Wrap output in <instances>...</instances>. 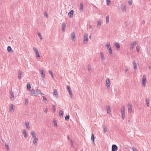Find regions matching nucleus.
I'll return each instance as SVG.
<instances>
[{"instance_id": "nucleus-14", "label": "nucleus", "mask_w": 151, "mask_h": 151, "mask_svg": "<svg viewBox=\"0 0 151 151\" xmlns=\"http://www.w3.org/2000/svg\"><path fill=\"white\" fill-rule=\"evenodd\" d=\"M53 91H54V92L53 93V96H55L57 98L58 96V92L55 89H54Z\"/></svg>"}, {"instance_id": "nucleus-58", "label": "nucleus", "mask_w": 151, "mask_h": 151, "mask_svg": "<svg viewBox=\"0 0 151 151\" xmlns=\"http://www.w3.org/2000/svg\"><path fill=\"white\" fill-rule=\"evenodd\" d=\"M60 114V117H62L63 116V114Z\"/></svg>"}, {"instance_id": "nucleus-33", "label": "nucleus", "mask_w": 151, "mask_h": 151, "mask_svg": "<svg viewBox=\"0 0 151 151\" xmlns=\"http://www.w3.org/2000/svg\"><path fill=\"white\" fill-rule=\"evenodd\" d=\"M109 22V16L108 15L106 17V23L108 24Z\"/></svg>"}, {"instance_id": "nucleus-2", "label": "nucleus", "mask_w": 151, "mask_h": 151, "mask_svg": "<svg viewBox=\"0 0 151 151\" xmlns=\"http://www.w3.org/2000/svg\"><path fill=\"white\" fill-rule=\"evenodd\" d=\"M67 88L68 89V91L69 92V95H70L71 98H73V95L72 92L71 91V88H70V87L68 86H67Z\"/></svg>"}, {"instance_id": "nucleus-60", "label": "nucleus", "mask_w": 151, "mask_h": 151, "mask_svg": "<svg viewBox=\"0 0 151 151\" xmlns=\"http://www.w3.org/2000/svg\"><path fill=\"white\" fill-rule=\"evenodd\" d=\"M67 139H70V137H69V136L68 135L67 136Z\"/></svg>"}, {"instance_id": "nucleus-42", "label": "nucleus", "mask_w": 151, "mask_h": 151, "mask_svg": "<svg viewBox=\"0 0 151 151\" xmlns=\"http://www.w3.org/2000/svg\"><path fill=\"white\" fill-rule=\"evenodd\" d=\"M49 74L51 76L52 78H53V75L52 73V71L50 70H49Z\"/></svg>"}, {"instance_id": "nucleus-46", "label": "nucleus", "mask_w": 151, "mask_h": 151, "mask_svg": "<svg viewBox=\"0 0 151 151\" xmlns=\"http://www.w3.org/2000/svg\"><path fill=\"white\" fill-rule=\"evenodd\" d=\"M52 108L53 112H54V113L55 112V106L53 105H52Z\"/></svg>"}, {"instance_id": "nucleus-54", "label": "nucleus", "mask_w": 151, "mask_h": 151, "mask_svg": "<svg viewBox=\"0 0 151 151\" xmlns=\"http://www.w3.org/2000/svg\"><path fill=\"white\" fill-rule=\"evenodd\" d=\"M45 16L46 17H48V15L47 12H45L44 13Z\"/></svg>"}, {"instance_id": "nucleus-13", "label": "nucleus", "mask_w": 151, "mask_h": 151, "mask_svg": "<svg viewBox=\"0 0 151 151\" xmlns=\"http://www.w3.org/2000/svg\"><path fill=\"white\" fill-rule=\"evenodd\" d=\"M73 13H74V11L73 10H71L68 14V16H69L70 18L73 17Z\"/></svg>"}, {"instance_id": "nucleus-62", "label": "nucleus", "mask_w": 151, "mask_h": 151, "mask_svg": "<svg viewBox=\"0 0 151 151\" xmlns=\"http://www.w3.org/2000/svg\"><path fill=\"white\" fill-rule=\"evenodd\" d=\"M89 38H90V39H91V35H90L89 36Z\"/></svg>"}, {"instance_id": "nucleus-19", "label": "nucleus", "mask_w": 151, "mask_h": 151, "mask_svg": "<svg viewBox=\"0 0 151 151\" xmlns=\"http://www.w3.org/2000/svg\"><path fill=\"white\" fill-rule=\"evenodd\" d=\"M14 108V106L13 104H11L10 106V111L11 112H13Z\"/></svg>"}, {"instance_id": "nucleus-41", "label": "nucleus", "mask_w": 151, "mask_h": 151, "mask_svg": "<svg viewBox=\"0 0 151 151\" xmlns=\"http://www.w3.org/2000/svg\"><path fill=\"white\" fill-rule=\"evenodd\" d=\"M91 139V140L92 141H93V142H94V135H93V134H92Z\"/></svg>"}, {"instance_id": "nucleus-30", "label": "nucleus", "mask_w": 151, "mask_h": 151, "mask_svg": "<svg viewBox=\"0 0 151 151\" xmlns=\"http://www.w3.org/2000/svg\"><path fill=\"white\" fill-rule=\"evenodd\" d=\"M25 126L27 129H29L30 128L29 124V122H28V123L27 124L26 122H25Z\"/></svg>"}, {"instance_id": "nucleus-48", "label": "nucleus", "mask_w": 151, "mask_h": 151, "mask_svg": "<svg viewBox=\"0 0 151 151\" xmlns=\"http://www.w3.org/2000/svg\"><path fill=\"white\" fill-rule=\"evenodd\" d=\"M132 0H129L128 1V3L130 5H131L132 4Z\"/></svg>"}, {"instance_id": "nucleus-29", "label": "nucleus", "mask_w": 151, "mask_h": 151, "mask_svg": "<svg viewBox=\"0 0 151 151\" xmlns=\"http://www.w3.org/2000/svg\"><path fill=\"white\" fill-rule=\"evenodd\" d=\"M27 90L29 91L30 90V89L31 88V86L30 84L29 83H27Z\"/></svg>"}, {"instance_id": "nucleus-44", "label": "nucleus", "mask_w": 151, "mask_h": 151, "mask_svg": "<svg viewBox=\"0 0 151 151\" xmlns=\"http://www.w3.org/2000/svg\"><path fill=\"white\" fill-rule=\"evenodd\" d=\"M38 36H39L40 39V40H42V37L41 35V34L39 32L38 33Z\"/></svg>"}, {"instance_id": "nucleus-39", "label": "nucleus", "mask_w": 151, "mask_h": 151, "mask_svg": "<svg viewBox=\"0 0 151 151\" xmlns=\"http://www.w3.org/2000/svg\"><path fill=\"white\" fill-rule=\"evenodd\" d=\"M107 128L106 126H104V133L107 132Z\"/></svg>"}, {"instance_id": "nucleus-11", "label": "nucleus", "mask_w": 151, "mask_h": 151, "mask_svg": "<svg viewBox=\"0 0 151 151\" xmlns=\"http://www.w3.org/2000/svg\"><path fill=\"white\" fill-rule=\"evenodd\" d=\"M10 99L12 101H13L14 99V93L13 91H10Z\"/></svg>"}, {"instance_id": "nucleus-4", "label": "nucleus", "mask_w": 151, "mask_h": 151, "mask_svg": "<svg viewBox=\"0 0 151 151\" xmlns=\"http://www.w3.org/2000/svg\"><path fill=\"white\" fill-rule=\"evenodd\" d=\"M121 8L122 12H126V7L125 4L121 5Z\"/></svg>"}, {"instance_id": "nucleus-16", "label": "nucleus", "mask_w": 151, "mask_h": 151, "mask_svg": "<svg viewBox=\"0 0 151 151\" xmlns=\"http://www.w3.org/2000/svg\"><path fill=\"white\" fill-rule=\"evenodd\" d=\"M118 150V147L115 145H113L112 146V150L117 151Z\"/></svg>"}, {"instance_id": "nucleus-43", "label": "nucleus", "mask_w": 151, "mask_h": 151, "mask_svg": "<svg viewBox=\"0 0 151 151\" xmlns=\"http://www.w3.org/2000/svg\"><path fill=\"white\" fill-rule=\"evenodd\" d=\"M107 5V6H109L111 4V0H106Z\"/></svg>"}, {"instance_id": "nucleus-31", "label": "nucleus", "mask_w": 151, "mask_h": 151, "mask_svg": "<svg viewBox=\"0 0 151 151\" xmlns=\"http://www.w3.org/2000/svg\"><path fill=\"white\" fill-rule=\"evenodd\" d=\"M23 134L24 135V137L27 138V134L25 130L24 129L23 130Z\"/></svg>"}, {"instance_id": "nucleus-7", "label": "nucleus", "mask_w": 151, "mask_h": 151, "mask_svg": "<svg viewBox=\"0 0 151 151\" xmlns=\"http://www.w3.org/2000/svg\"><path fill=\"white\" fill-rule=\"evenodd\" d=\"M127 108L128 112L131 113L132 111V105L131 104L129 103L128 104Z\"/></svg>"}, {"instance_id": "nucleus-20", "label": "nucleus", "mask_w": 151, "mask_h": 151, "mask_svg": "<svg viewBox=\"0 0 151 151\" xmlns=\"http://www.w3.org/2000/svg\"><path fill=\"white\" fill-rule=\"evenodd\" d=\"M34 141L33 143V144H35L36 145H37V142L38 140V139L36 137L35 138H34Z\"/></svg>"}, {"instance_id": "nucleus-35", "label": "nucleus", "mask_w": 151, "mask_h": 151, "mask_svg": "<svg viewBox=\"0 0 151 151\" xmlns=\"http://www.w3.org/2000/svg\"><path fill=\"white\" fill-rule=\"evenodd\" d=\"M146 103L148 107L149 106V100L147 98H146Z\"/></svg>"}, {"instance_id": "nucleus-17", "label": "nucleus", "mask_w": 151, "mask_h": 151, "mask_svg": "<svg viewBox=\"0 0 151 151\" xmlns=\"http://www.w3.org/2000/svg\"><path fill=\"white\" fill-rule=\"evenodd\" d=\"M22 72L20 70H18V78L19 79L22 78Z\"/></svg>"}, {"instance_id": "nucleus-64", "label": "nucleus", "mask_w": 151, "mask_h": 151, "mask_svg": "<svg viewBox=\"0 0 151 151\" xmlns=\"http://www.w3.org/2000/svg\"><path fill=\"white\" fill-rule=\"evenodd\" d=\"M116 150H112V151H116Z\"/></svg>"}, {"instance_id": "nucleus-8", "label": "nucleus", "mask_w": 151, "mask_h": 151, "mask_svg": "<svg viewBox=\"0 0 151 151\" xmlns=\"http://www.w3.org/2000/svg\"><path fill=\"white\" fill-rule=\"evenodd\" d=\"M71 39L72 41L75 42L76 41V37L75 33L74 32H72L71 33Z\"/></svg>"}, {"instance_id": "nucleus-25", "label": "nucleus", "mask_w": 151, "mask_h": 151, "mask_svg": "<svg viewBox=\"0 0 151 151\" xmlns=\"http://www.w3.org/2000/svg\"><path fill=\"white\" fill-rule=\"evenodd\" d=\"M53 123L54 124V126L56 127H57L58 126L57 125V122H56V121L55 119H53Z\"/></svg>"}, {"instance_id": "nucleus-1", "label": "nucleus", "mask_w": 151, "mask_h": 151, "mask_svg": "<svg viewBox=\"0 0 151 151\" xmlns=\"http://www.w3.org/2000/svg\"><path fill=\"white\" fill-rule=\"evenodd\" d=\"M146 77L145 75H143L142 81V86L145 87L146 86Z\"/></svg>"}, {"instance_id": "nucleus-23", "label": "nucleus", "mask_w": 151, "mask_h": 151, "mask_svg": "<svg viewBox=\"0 0 151 151\" xmlns=\"http://www.w3.org/2000/svg\"><path fill=\"white\" fill-rule=\"evenodd\" d=\"M97 22H98V24H97V26L99 28H100L101 26V23L102 22L101 20L100 19H99V20H98V21H97Z\"/></svg>"}, {"instance_id": "nucleus-24", "label": "nucleus", "mask_w": 151, "mask_h": 151, "mask_svg": "<svg viewBox=\"0 0 151 151\" xmlns=\"http://www.w3.org/2000/svg\"><path fill=\"white\" fill-rule=\"evenodd\" d=\"M107 50L108 51H109V53L110 54H111L112 53V50L111 49V46L108 47Z\"/></svg>"}, {"instance_id": "nucleus-12", "label": "nucleus", "mask_w": 151, "mask_h": 151, "mask_svg": "<svg viewBox=\"0 0 151 151\" xmlns=\"http://www.w3.org/2000/svg\"><path fill=\"white\" fill-rule=\"evenodd\" d=\"M40 72H41V74L42 76V80H44L45 78V74L44 73V71L42 69H41L40 70Z\"/></svg>"}, {"instance_id": "nucleus-28", "label": "nucleus", "mask_w": 151, "mask_h": 151, "mask_svg": "<svg viewBox=\"0 0 151 151\" xmlns=\"http://www.w3.org/2000/svg\"><path fill=\"white\" fill-rule=\"evenodd\" d=\"M125 108L124 106H122L121 108V113H125Z\"/></svg>"}, {"instance_id": "nucleus-50", "label": "nucleus", "mask_w": 151, "mask_h": 151, "mask_svg": "<svg viewBox=\"0 0 151 151\" xmlns=\"http://www.w3.org/2000/svg\"><path fill=\"white\" fill-rule=\"evenodd\" d=\"M132 149L133 151H137V149L134 147H132Z\"/></svg>"}, {"instance_id": "nucleus-45", "label": "nucleus", "mask_w": 151, "mask_h": 151, "mask_svg": "<svg viewBox=\"0 0 151 151\" xmlns=\"http://www.w3.org/2000/svg\"><path fill=\"white\" fill-rule=\"evenodd\" d=\"M5 146L6 148L8 150L9 149V145L7 143H5Z\"/></svg>"}, {"instance_id": "nucleus-10", "label": "nucleus", "mask_w": 151, "mask_h": 151, "mask_svg": "<svg viewBox=\"0 0 151 151\" xmlns=\"http://www.w3.org/2000/svg\"><path fill=\"white\" fill-rule=\"evenodd\" d=\"M29 91L30 92V95L31 96H35V90L33 89H32L31 90H30Z\"/></svg>"}, {"instance_id": "nucleus-6", "label": "nucleus", "mask_w": 151, "mask_h": 151, "mask_svg": "<svg viewBox=\"0 0 151 151\" xmlns=\"http://www.w3.org/2000/svg\"><path fill=\"white\" fill-rule=\"evenodd\" d=\"M137 43V42L136 41H134L132 42L130 45V48L131 49H133L134 47L135 46L136 44Z\"/></svg>"}, {"instance_id": "nucleus-38", "label": "nucleus", "mask_w": 151, "mask_h": 151, "mask_svg": "<svg viewBox=\"0 0 151 151\" xmlns=\"http://www.w3.org/2000/svg\"><path fill=\"white\" fill-rule=\"evenodd\" d=\"M36 55V58L37 59H38L40 58V55L39 52H38V53L35 54Z\"/></svg>"}, {"instance_id": "nucleus-53", "label": "nucleus", "mask_w": 151, "mask_h": 151, "mask_svg": "<svg viewBox=\"0 0 151 151\" xmlns=\"http://www.w3.org/2000/svg\"><path fill=\"white\" fill-rule=\"evenodd\" d=\"M70 141H71V144H70L71 146L72 147H73V142L71 140H70Z\"/></svg>"}, {"instance_id": "nucleus-34", "label": "nucleus", "mask_w": 151, "mask_h": 151, "mask_svg": "<svg viewBox=\"0 0 151 151\" xmlns=\"http://www.w3.org/2000/svg\"><path fill=\"white\" fill-rule=\"evenodd\" d=\"M7 50L8 52H10L12 50L11 47L10 46H8L7 48Z\"/></svg>"}, {"instance_id": "nucleus-26", "label": "nucleus", "mask_w": 151, "mask_h": 151, "mask_svg": "<svg viewBox=\"0 0 151 151\" xmlns=\"http://www.w3.org/2000/svg\"><path fill=\"white\" fill-rule=\"evenodd\" d=\"M31 133L32 135V137L33 139L35 138L36 137L35 136V133L34 131H32L31 132Z\"/></svg>"}, {"instance_id": "nucleus-36", "label": "nucleus", "mask_w": 151, "mask_h": 151, "mask_svg": "<svg viewBox=\"0 0 151 151\" xmlns=\"http://www.w3.org/2000/svg\"><path fill=\"white\" fill-rule=\"evenodd\" d=\"M43 100H44V102L45 103L47 104V99L45 98V96H43Z\"/></svg>"}, {"instance_id": "nucleus-59", "label": "nucleus", "mask_w": 151, "mask_h": 151, "mask_svg": "<svg viewBox=\"0 0 151 151\" xmlns=\"http://www.w3.org/2000/svg\"><path fill=\"white\" fill-rule=\"evenodd\" d=\"M47 108H46V109H45V111H44V112H45V113H47Z\"/></svg>"}, {"instance_id": "nucleus-57", "label": "nucleus", "mask_w": 151, "mask_h": 151, "mask_svg": "<svg viewBox=\"0 0 151 151\" xmlns=\"http://www.w3.org/2000/svg\"><path fill=\"white\" fill-rule=\"evenodd\" d=\"M63 111L61 110H60L59 111V113H63Z\"/></svg>"}, {"instance_id": "nucleus-5", "label": "nucleus", "mask_w": 151, "mask_h": 151, "mask_svg": "<svg viewBox=\"0 0 151 151\" xmlns=\"http://www.w3.org/2000/svg\"><path fill=\"white\" fill-rule=\"evenodd\" d=\"M35 96H37L40 94H41V95L43 94V93H41V91L39 89H37L36 90H35Z\"/></svg>"}, {"instance_id": "nucleus-40", "label": "nucleus", "mask_w": 151, "mask_h": 151, "mask_svg": "<svg viewBox=\"0 0 151 151\" xmlns=\"http://www.w3.org/2000/svg\"><path fill=\"white\" fill-rule=\"evenodd\" d=\"M115 45L116 46L117 48H120V46L119 44L118 43H116L115 44Z\"/></svg>"}, {"instance_id": "nucleus-32", "label": "nucleus", "mask_w": 151, "mask_h": 151, "mask_svg": "<svg viewBox=\"0 0 151 151\" xmlns=\"http://www.w3.org/2000/svg\"><path fill=\"white\" fill-rule=\"evenodd\" d=\"M33 50L34 51L35 54L39 52L37 49L35 47L33 48Z\"/></svg>"}, {"instance_id": "nucleus-52", "label": "nucleus", "mask_w": 151, "mask_h": 151, "mask_svg": "<svg viewBox=\"0 0 151 151\" xmlns=\"http://www.w3.org/2000/svg\"><path fill=\"white\" fill-rule=\"evenodd\" d=\"M137 50V52H139V48L138 46H136V47Z\"/></svg>"}, {"instance_id": "nucleus-63", "label": "nucleus", "mask_w": 151, "mask_h": 151, "mask_svg": "<svg viewBox=\"0 0 151 151\" xmlns=\"http://www.w3.org/2000/svg\"><path fill=\"white\" fill-rule=\"evenodd\" d=\"M89 27H90V28H91V25H90V26H89Z\"/></svg>"}, {"instance_id": "nucleus-37", "label": "nucleus", "mask_w": 151, "mask_h": 151, "mask_svg": "<svg viewBox=\"0 0 151 151\" xmlns=\"http://www.w3.org/2000/svg\"><path fill=\"white\" fill-rule=\"evenodd\" d=\"M87 68L89 72H90L91 71V68L90 65L88 64L87 65Z\"/></svg>"}, {"instance_id": "nucleus-49", "label": "nucleus", "mask_w": 151, "mask_h": 151, "mask_svg": "<svg viewBox=\"0 0 151 151\" xmlns=\"http://www.w3.org/2000/svg\"><path fill=\"white\" fill-rule=\"evenodd\" d=\"M28 99H25V104L26 105H28Z\"/></svg>"}, {"instance_id": "nucleus-47", "label": "nucleus", "mask_w": 151, "mask_h": 151, "mask_svg": "<svg viewBox=\"0 0 151 151\" xmlns=\"http://www.w3.org/2000/svg\"><path fill=\"white\" fill-rule=\"evenodd\" d=\"M69 118V115H66L65 117V120H67V121L68 120Z\"/></svg>"}, {"instance_id": "nucleus-51", "label": "nucleus", "mask_w": 151, "mask_h": 151, "mask_svg": "<svg viewBox=\"0 0 151 151\" xmlns=\"http://www.w3.org/2000/svg\"><path fill=\"white\" fill-rule=\"evenodd\" d=\"M107 47H111L110 43L108 42L106 46Z\"/></svg>"}, {"instance_id": "nucleus-18", "label": "nucleus", "mask_w": 151, "mask_h": 151, "mask_svg": "<svg viewBox=\"0 0 151 151\" xmlns=\"http://www.w3.org/2000/svg\"><path fill=\"white\" fill-rule=\"evenodd\" d=\"M80 11L81 12H83V3H81L80 5Z\"/></svg>"}, {"instance_id": "nucleus-15", "label": "nucleus", "mask_w": 151, "mask_h": 151, "mask_svg": "<svg viewBox=\"0 0 151 151\" xmlns=\"http://www.w3.org/2000/svg\"><path fill=\"white\" fill-rule=\"evenodd\" d=\"M101 58L102 60L104 61L105 60V58L104 56V54L103 52H101L100 53Z\"/></svg>"}, {"instance_id": "nucleus-3", "label": "nucleus", "mask_w": 151, "mask_h": 151, "mask_svg": "<svg viewBox=\"0 0 151 151\" xmlns=\"http://www.w3.org/2000/svg\"><path fill=\"white\" fill-rule=\"evenodd\" d=\"M83 43H86L88 41V35L87 34H85L83 36Z\"/></svg>"}, {"instance_id": "nucleus-56", "label": "nucleus", "mask_w": 151, "mask_h": 151, "mask_svg": "<svg viewBox=\"0 0 151 151\" xmlns=\"http://www.w3.org/2000/svg\"><path fill=\"white\" fill-rule=\"evenodd\" d=\"M122 118L124 119L125 117V114H122Z\"/></svg>"}, {"instance_id": "nucleus-21", "label": "nucleus", "mask_w": 151, "mask_h": 151, "mask_svg": "<svg viewBox=\"0 0 151 151\" xmlns=\"http://www.w3.org/2000/svg\"><path fill=\"white\" fill-rule=\"evenodd\" d=\"M107 113H110L111 112L110 106H106Z\"/></svg>"}, {"instance_id": "nucleus-61", "label": "nucleus", "mask_w": 151, "mask_h": 151, "mask_svg": "<svg viewBox=\"0 0 151 151\" xmlns=\"http://www.w3.org/2000/svg\"><path fill=\"white\" fill-rule=\"evenodd\" d=\"M142 23H143V24H144L145 23V21L144 20L142 22Z\"/></svg>"}, {"instance_id": "nucleus-27", "label": "nucleus", "mask_w": 151, "mask_h": 151, "mask_svg": "<svg viewBox=\"0 0 151 151\" xmlns=\"http://www.w3.org/2000/svg\"><path fill=\"white\" fill-rule=\"evenodd\" d=\"M133 65L134 69L136 70L137 69V64L134 61H133Z\"/></svg>"}, {"instance_id": "nucleus-22", "label": "nucleus", "mask_w": 151, "mask_h": 151, "mask_svg": "<svg viewBox=\"0 0 151 151\" xmlns=\"http://www.w3.org/2000/svg\"><path fill=\"white\" fill-rule=\"evenodd\" d=\"M66 27V24L65 23H63L62 24V31L64 32V31L65 30Z\"/></svg>"}, {"instance_id": "nucleus-9", "label": "nucleus", "mask_w": 151, "mask_h": 151, "mask_svg": "<svg viewBox=\"0 0 151 151\" xmlns=\"http://www.w3.org/2000/svg\"><path fill=\"white\" fill-rule=\"evenodd\" d=\"M106 84L107 87H109L110 85V82L109 78H107L106 81Z\"/></svg>"}, {"instance_id": "nucleus-55", "label": "nucleus", "mask_w": 151, "mask_h": 151, "mask_svg": "<svg viewBox=\"0 0 151 151\" xmlns=\"http://www.w3.org/2000/svg\"><path fill=\"white\" fill-rule=\"evenodd\" d=\"M125 70L126 72L128 70V68L127 67H125Z\"/></svg>"}]
</instances>
